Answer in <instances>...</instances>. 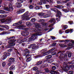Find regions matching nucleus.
Returning <instances> with one entry per match:
<instances>
[{"mask_svg":"<svg viewBox=\"0 0 74 74\" xmlns=\"http://www.w3.org/2000/svg\"><path fill=\"white\" fill-rule=\"evenodd\" d=\"M29 37H27L25 38L22 39V38L21 37L20 38V40L17 41V43L19 44H21L22 42H25V41H26V42H31L32 41L36 40V38H37L36 36H35L33 35L32 36H31L29 38H28Z\"/></svg>","mask_w":74,"mask_h":74,"instance_id":"1","label":"nucleus"},{"mask_svg":"<svg viewBox=\"0 0 74 74\" xmlns=\"http://www.w3.org/2000/svg\"><path fill=\"white\" fill-rule=\"evenodd\" d=\"M36 27H38L37 28H33L32 29L33 32H37V33L35 34H33L32 36L31 37H32L33 36H34L35 37L37 36V37L35 39H36L37 38V36H41L42 35V33L40 32V31H41L42 30V28L40 27V25L39 24H37L36 25Z\"/></svg>","mask_w":74,"mask_h":74,"instance_id":"2","label":"nucleus"},{"mask_svg":"<svg viewBox=\"0 0 74 74\" xmlns=\"http://www.w3.org/2000/svg\"><path fill=\"white\" fill-rule=\"evenodd\" d=\"M63 67L62 70L65 72H67L68 70L70 69V66L67 65V63L66 62H64L63 63Z\"/></svg>","mask_w":74,"mask_h":74,"instance_id":"3","label":"nucleus"},{"mask_svg":"<svg viewBox=\"0 0 74 74\" xmlns=\"http://www.w3.org/2000/svg\"><path fill=\"white\" fill-rule=\"evenodd\" d=\"M26 27V26L20 25L19 26H16V29H22L25 31H28L30 30V27L24 28Z\"/></svg>","mask_w":74,"mask_h":74,"instance_id":"4","label":"nucleus"},{"mask_svg":"<svg viewBox=\"0 0 74 74\" xmlns=\"http://www.w3.org/2000/svg\"><path fill=\"white\" fill-rule=\"evenodd\" d=\"M3 8V10H6V11H12L13 10V8H12V6L11 4L9 3V8L6 7L5 6H2Z\"/></svg>","mask_w":74,"mask_h":74,"instance_id":"5","label":"nucleus"},{"mask_svg":"<svg viewBox=\"0 0 74 74\" xmlns=\"http://www.w3.org/2000/svg\"><path fill=\"white\" fill-rule=\"evenodd\" d=\"M50 10L51 11H53L55 12H57L56 14V17H58L59 15H62L61 12L60 11L58 10L57 9L51 8Z\"/></svg>","mask_w":74,"mask_h":74,"instance_id":"6","label":"nucleus"},{"mask_svg":"<svg viewBox=\"0 0 74 74\" xmlns=\"http://www.w3.org/2000/svg\"><path fill=\"white\" fill-rule=\"evenodd\" d=\"M49 22L51 23H53V24H51L49 26V27H51L53 26V25H54V23L56 22V20L55 18H51L50 21H49Z\"/></svg>","mask_w":74,"mask_h":74,"instance_id":"7","label":"nucleus"},{"mask_svg":"<svg viewBox=\"0 0 74 74\" xmlns=\"http://www.w3.org/2000/svg\"><path fill=\"white\" fill-rule=\"evenodd\" d=\"M38 46H36V44H34V45H33L32 48V51H36V50L37 49H38Z\"/></svg>","mask_w":74,"mask_h":74,"instance_id":"8","label":"nucleus"},{"mask_svg":"<svg viewBox=\"0 0 74 74\" xmlns=\"http://www.w3.org/2000/svg\"><path fill=\"white\" fill-rule=\"evenodd\" d=\"M29 12L27 11L23 15V16L24 19H27L29 17Z\"/></svg>","mask_w":74,"mask_h":74,"instance_id":"9","label":"nucleus"},{"mask_svg":"<svg viewBox=\"0 0 74 74\" xmlns=\"http://www.w3.org/2000/svg\"><path fill=\"white\" fill-rule=\"evenodd\" d=\"M59 58L61 59L62 58H67V55L62 53H61L59 56Z\"/></svg>","mask_w":74,"mask_h":74,"instance_id":"10","label":"nucleus"},{"mask_svg":"<svg viewBox=\"0 0 74 74\" xmlns=\"http://www.w3.org/2000/svg\"><path fill=\"white\" fill-rule=\"evenodd\" d=\"M10 38V39H13L10 40L8 42V43H11V42H15V41H16V40H15V37L14 36Z\"/></svg>","mask_w":74,"mask_h":74,"instance_id":"11","label":"nucleus"},{"mask_svg":"<svg viewBox=\"0 0 74 74\" xmlns=\"http://www.w3.org/2000/svg\"><path fill=\"white\" fill-rule=\"evenodd\" d=\"M45 49H44V50H42L41 51V52H43L42 53V54L43 56L48 55H49L48 51L45 52Z\"/></svg>","mask_w":74,"mask_h":74,"instance_id":"12","label":"nucleus"},{"mask_svg":"<svg viewBox=\"0 0 74 74\" xmlns=\"http://www.w3.org/2000/svg\"><path fill=\"white\" fill-rule=\"evenodd\" d=\"M30 53V52H25L23 54V55L25 56V58H27V57H29V54Z\"/></svg>","mask_w":74,"mask_h":74,"instance_id":"13","label":"nucleus"},{"mask_svg":"<svg viewBox=\"0 0 74 74\" xmlns=\"http://www.w3.org/2000/svg\"><path fill=\"white\" fill-rule=\"evenodd\" d=\"M22 23V21H20L19 22L16 23H14L13 24V26H18V25H21Z\"/></svg>","mask_w":74,"mask_h":74,"instance_id":"14","label":"nucleus"},{"mask_svg":"<svg viewBox=\"0 0 74 74\" xmlns=\"http://www.w3.org/2000/svg\"><path fill=\"white\" fill-rule=\"evenodd\" d=\"M25 9H23L17 11V14H21L25 12Z\"/></svg>","mask_w":74,"mask_h":74,"instance_id":"15","label":"nucleus"},{"mask_svg":"<svg viewBox=\"0 0 74 74\" xmlns=\"http://www.w3.org/2000/svg\"><path fill=\"white\" fill-rule=\"evenodd\" d=\"M15 5L17 8H21L22 7V4L20 3H16Z\"/></svg>","mask_w":74,"mask_h":74,"instance_id":"16","label":"nucleus"},{"mask_svg":"<svg viewBox=\"0 0 74 74\" xmlns=\"http://www.w3.org/2000/svg\"><path fill=\"white\" fill-rule=\"evenodd\" d=\"M55 7L57 8H59V9H61V8H63L64 7L62 5H58L56 6H54Z\"/></svg>","mask_w":74,"mask_h":74,"instance_id":"17","label":"nucleus"},{"mask_svg":"<svg viewBox=\"0 0 74 74\" xmlns=\"http://www.w3.org/2000/svg\"><path fill=\"white\" fill-rule=\"evenodd\" d=\"M9 62H11L13 63L14 62H15V59L11 57L9 58Z\"/></svg>","mask_w":74,"mask_h":74,"instance_id":"18","label":"nucleus"},{"mask_svg":"<svg viewBox=\"0 0 74 74\" xmlns=\"http://www.w3.org/2000/svg\"><path fill=\"white\" fill-rule=\"evenodd\" d=\"M10 33V32L8 31L7 32H3L0 33V35H3V34H8Z\"/></svg>","mask_w":74,"mask_h":74,"instance_id":"19","label":"nucleus"},{"mask_svg":"<svg viewBox=\"0 0 74 74\" xmlns=\"http://www.w3.org/2000/svg\"><path fill=\"white\" fill-rule=\"evenodd\" d=\"M10 43L9 44L11 48V47H12L13 46H14V45H15V43L14 42H12L11 43Z\"/></svg>","mask_w":74,"mask_h":74,"instance_id":"20","label":"nucleus"},{"mask_svg":"<svg viewBox=\"0 0 74 74\" xmlns=\"http://www.w3.org/2000/svg\"><path fill=\"white\" fill-rule=\"evenodd\" d=\"M56 73L57 74H59V73H58L57 72H56V71H53L51 70L50 71V74H56Z\"/></svg>","mask_w":74,"mask_h":74,"instance_id":"21","label":"nucleus"},{"mask_svg":"<svg viewBox=\"0 0 74 74\" xmlns=\"http://www.w3.org/2000/svg\"><path fill=\"white\" fill-rule=\"evenodd\" d=\"M26 24V26H27L28 27H30L32 26V23L30 22H27Z\"/></svg>","mask_w":74,"mask_h":74,"instance_id":"22","label":"nucleus"},{"mask_svg":"<svg viewBox=\"0 0 74 74\" xmlns=\"http://www.w3.org/2000/svg\"><path fill=\"white\" fill-rule=\"evenodd\" d=\"M62 10L65 12H68L70 11V9L69 8H67L66 9H63Z\"/></svg>","mask_w":74,"mask_h":74,"instance_id":"23","label":"nucleus"},{"mask_svg":"<svg viewBox=\"0 0 74 74\" xmlns=\"http://www.w3.org/2000/svg\"><path fill=\"white\" fill-rule=\"evenodd\" d=\"M50 16H51V14H49L43 16V17H44L45 18H47L49 17Z\"/></svg>","mask_w":74,"mask_h":74,"instance_id":"24","label":"nucleus"},{"mask_svg":"<svg viewBox=\"0 0 74 74\" xmlns=\"http://www.w3.org/2000/svg\"><path fill=\"white\" fill-rule=\"evenodd\" d=\"M5 22H7V23H11V19L10 18H7Z\"/></svg>","mask_w":74,"mask_h":74,"instance_id":"25","label":"nucleus"},{"mask_svg":"<svg viewBox=\"0 0 74 74\" xmlns=\"http://www.w3.org/2000/svg\"><path fill=\"white\" fill-rule=\"evenodd\" d=\"M52 56H51V55H49L46 56L45 58L46 59H51V58H52Z\"/></svg>","mask_w":74,"mask_h":74,"instance_id":"26","label":"nucleus"},{"mask_svg":"<svg viewBox=\"0 0 74 74\" xmlns=\"http://www.w3.org/2000/svg\"><path fill=\"white\" fill-rule=\"evenodd\" d=\"M55 48H53L52 49L48 51H48V52L49 54L50 53H51V52H52L53 51H55Z\"/></svg>","mask_w":74,"mask_h":74,"instance_id":"27","label":"nucleus"},{"mask_svg":"<svg viewBox=\"0 0 74 74\" xmlns=\"http://www.w3.org/2000/svg\"><path fill=\"white\" fill-rule=\"evenodd\" d=\"M14 69H15V66L13 65L10 66V67L9 68V70H14Z\"/></svg>","mask_w":74,"mask_h":74,"instance_id":"28","label":"nucleus"},{"mask_svg":"<svg viewBox=\"0 0 74 74\" xmlns=\"http://www.w3.org/2000/svg\"><path fill=\"white\" fill-rule=\"evenodd\" d=\"M7 56L6 55H4L2 56L1 57L2 59V60H4V59H5L7 58Z\"/></svg>","mask_w":74,"mask_h":74,"instance_id":"29","label":"nucleus"},{"mask_svg":"<svg viewBox=\"0 0 74 74\" xmlns=\"http://www.w3.org/2000/svg\"><path fill=\"white\" fill-rule=\"evenodd\" d=\"M66 55H68V57L69 58L71 57V53L70 52H67L66 53Z\"/></svg>","mask_w":74,"mask_h":74,"instance_id":"30","label":"nucleus"},{"mask_svg":"<svg viewBox=\"0 0 74 74\" xmlns=\"http://www.w3.org/2000/svg\"><path fill=\"white\" fill-rule=\"evenodd\" d=\"M45 72L47 73H48L49 72H50V70L48 68H46L44 69Z\"/></svg>","mask_w":74,"mask_h":74,"instance_id":"31","label":"nucleus"},{"mask_svg":"<svg viewBox=\"0 0 74 74\" xmlns=\"http://www.w3.org/2000/svg\"><path fill=\"white\" fill-rule=\"evenodd\" d=\"M0 27H8V29H9V27H8V26L7 25H0Z\"/></svg>","mask_w":74,"mask_h":74,"instance_id":"32","label":"nucleus"},{"mask_svg":"<svg viewBox=\"0 0 74 74\" xmlns=\"http://www.w3.org/2000/svg\"><path fill=\"white\" fill-rule=\"evenodd\" d=\"M45 14H47V13H38V15L39 16H42V15H45Z\"/></svg>","mask_w":74,"mask_h":74,"instance_id":"33","label":"nucleus"},{"mask_svg":"<svg viewBox=\"0 0 74 74\" xmlns=\"http://www.w3.org/2000/svg\"><path fill=\"white\" fill-rule=\"evenodd\" d=\"M36 21V18H33L31 19L30 22H34Z\"/></svg>","mask_w":74,"mask_h":74,"instance_id":"34","label":"nucleus"},{"mask_svg":"<svg viewBox=\"0 0 74 74\" xmlns=\"http://www.w3.org/2000/svg\"><path fill=\"white\" fill-rule=\"evenodd\" d=\"M33 70L35 71H38V68L36 66L34 67L33 68Z\"/></svg>","mask_w":74,"mask_h":74,"instance_id":"35","label":"nucleus"},{"mask_svg":"<svg viewBox=\"0 0 74 74\" xmlns=\"http://www.w3.org/2000/svg\"><path fill=\"white\" fill-rule=\"evenodd\" d=\"M47 2L50 3H53V0H49L47 1Z\"/></svg>","mask_w":74,"mask_h":74,"instance_id":"36","label":"nucleus"},{"mask_svg":"<svg viewBox=\"0 0 74 74\" xmlns=\"http://www.w3.org/2000/svg\"><path fill=\"white\" fill-rule=\"evenodd\" d=\"M34 45V44H32L29 45L28 47V48H32Z\"/></svg>","mask_w":74,"mask_h":74,"instance_id":"37","label":"nucleus"},{"mask_svg":"<svg viewBox=\"0 0 74 74\" xmlns=\"http://www.w3.org/2000/svg\"><path fill=\"white\" fill-rule=\"evenodd\" d=\"M45 21V19H41L39 20V22H44Z\"/></svg>","mask_w":74,"mask_h":74,"instance_id":"38","label":"nucleus"},{"mask_svg":"<svg viewBox=\"0 0 74 74\" xmlns=\"http://www.w3.org/2000/svg\"><path fill=\"white\" fill-rule=\"evenodd\" d=\"M5 12L3 10H0V14H5Z\"/></svg>","mask_w":74,"mask_h":74,"instance_id":"39","label":"nucleus"},{"mask_svg":"<svg viewBox=\"0 0 74 74\" xmlns=\"http://www.w3.org/2000/svg\"><path fill=\"white\" fill-rule=\"evenodd\" d=\"M64 29H63L64 30H65L66 29H67V28H68V26H67V25H64Z\"/></svg>","mask_w":74,"mask_h":74,"instance_id":"40","label":"nucleus"},{"mask_svg":"<svg viewBox=\"0 0 74 74\" xmlns=\"http://www.w3.org/2000/svg\"><path fill=\"white\" fill-rule=\"evenodd\" d=\"M60 46L62 47V48H64V47H66V45L64 44H59Z\"/></svg>","mask_w":74,"mask_h":74,"instance_id":"41","label":"nucleus"},{"mask_svg":"<svg viewBox=\"0 0 74 74\" xmlns=\"http://www.w3.org/2000/svg\"><path fill=\"white\" fill-rule=\"evenodd\" d=\"M2 65L3 67H5V66L6 65V63L5 62H3L2 63Z\"/></svg>","mask_w":74,"mask_h":74,"instance_id":"42","label":"nucleus"},{"mask_svg":"<svg viewBox=\"0 0 74 74\" xmlns=\"http://www.w3.org/2000/svg\"><path fill=\"white\" fill-rule=\"evenodd\" d=\"M42 61H40L38 62L37 63V65H40V64H42Z\"/></svg>","mask_w":74,"mask_h":74,"instance_id":"43","label":"nucleus"},{"mask_svg":"<svg viewBox=\"0 0 74 74\" xmlns=\"http://www.w3.org/2000/svg\"><path fill=\"white\" fill-rule=\"evenodd\" d=\"M68 63H69V64H74V60H73L71 62H68Z\"/></svg>","mask_w":74,"mask_h":74,"instance_id":"44","label":"nucleus"},{"mask_svg":"<svg viewBox=\"0 0 74 74\" xmlns=\"http://www.w3.org/2000/svg\"><path fill=\"white\" fill-rule=\"evenodd\" d=\"M18 2L19 3H22L23 2V0H17Z\"/></svg>","mask_w":74,"mask_h":74,"instance_id":"45","label":"nucleus"},{"mask_svg":"<svg viewBox=\"0 0 74 74\" xmlns=\"http://www.w3.org/2000/svg\"><path fill=\"white\" fill-rule=\"evenodd\" d=\"M48 1V0H43V1L41 0L40 1H42L43 3V4H46V2L45 1Z\"/></svg>","mask_w":74,"mask_h":74,"instance_id":"46","label":"nucleus"},{"mask_svg":"<svg viewBox=\"0 0 74 74\" xmlns=\"http://www.w3.org/2000/svg\"><path fill=\"white\" fill-rule=\"evenodd\" d=\"M68 45L70 47H74V45H73L72 43L69 44H68Z\"/></svg>","mask_w":74,"mask_h":74,"instance_id":"47","label":"nucleus"},{"mask_svg":"<svg viewBox=\"0 0 74 74\" xmlns=\"http://www.w3.org/2000/svg\"><path fill=\"white\" fill-rule=\"evenodd\" d=\"M1 21L2 22H3V23L4 22H5L6 21V20L5 19V18H3L1 20Z\"/></svg>","mask_w":74,"mask_h":74,"instance_id":"48","label":"nucleus"},{"mask_svg":"<svg viewBox=\"0 0 74 74\" xmlns=\"http://www.w3.org/2000/svg\"><path fill=\"white\" fill-rule=\"evenodd\" d=\"M65 33H70V29H68L67 30H66L65 31Z\"/></svg>","mask_w":74,"mask_h":74,"instance_id":"49","label":"nucleus"},{"mask_svg":"<svg viewBox=\"0 0 74 74\" xmlns=\"http://www.w3.org/2000/svg\"><path fill=\"white\" fill-rule=\"evenodd\" d=\"M56 67L55 66H53L52 67V69L53 70H56Z\"/></svg>","mask_w":74,"mask_h":74,"instance_id":"50","label":"nucleus"},{"mask_svg":"<svg viewBox=\"0 0 74 74\" xmlns=\"http://www.w3.org/2000/svg\"><path fill=\"white\" fill-rule=\"evenodd\" d=\"M53 62V59H51L49 60V62L50 63H52Z\"/></svg>","mask_w":74,"mask_h":74,"instance_id":"51","label":"nucleus"},{"mask_svg":"<svg viewBox=\"0 0 74 74\" xmlns=\"http://www.w3.org/2000/svg\"><path fill=\"white\" fill-rule=\"evenodd\" d=\"M70 0H66L63 1V3H66L68 1H69Z\"/></svg>","mask_w":74,"mask_h":74,"instance_id":"52","label":"nucleus"},{"mask_svg":"<svg viewBox=\"0 0 74 74\" xmlns=\"http://www.w3.org/2000/svg\"><path fill=\"white\" fill-rule=\"evenodd\" d=\"M24 33L25 34V36H28L29 34V33L27 32H24Z\"/></svg>","mask_w":74,"mask_h":74,"instance_id":"53","label":"nucleus"},{"mask_svg":"<svg viewBox=\"0 0 74 74\" xmlns=\"http://www.w3.org/2000/svg\"><path fill=\"white\" fill-rule=\"evenodd\" d=\"M68 74H73V71H69L68 72Z\"/></svg>","mask_w":74,"mask_h":74,"instance_id":"54","label":"nucleus"},{"mask_svg":"<svg viewBox=\"0 0 74 74\" xmlns=\"http://www.w3.org/2000/svg\"><path fill=\"white\" fill-rule=\"evenodd\" d=\"M35 9L36 10H40V8L38 6H36L35 8Z\"/></svg>","mask_w":74,"mask_h":74,"instance_id":"55","label":"nucleus"},{"mask_svg":"<svg viewBox=\"0 0 74 74\" xmlns=\"http://www.w3.org/2000/svg\"><path fill=\"white\" fill-rule=\"evenodd\" d=\"M68 23H69V24H70V25H72V24H73V23H73V22L72 21H69Z\"/></svg>","mask_w":74,"mask_h":74,"instance_id":"56","label":"nucleus"},{"mask_svg":"<svg viewBox=\"0 0 74 74\" xmlns=\"http://www.w3.org/2000/svg\"><path fill=\"white\" fill-rule=\"evenodd\" d=\"M45 7L47 9H48L49 8V5H46Z\"/></svg>","mask_w":74,"mask_h":74,"instance_id":"57","label":"nucleus"},{"mask_svg":"<svg viewBox=\"0 0 74 74\" xmlns=\"http://www.w3.org/2000/svg\"><path fill=\"white\" fill-rule=\"evenodd\" d=\"M12 51H13V49L12 48L10 49H9L8 50V52H11Z\"/></svg>","mask_w":74,"mask_h":74,"instance_id":"58","label":"nucleus"},{"mask_svg":"<svg viewBox=\"0 0 74 74\" xmlns=\"http://www.w3.org/2000/svg\"><path fill=\"white\" fill-rule=\"evenodd\" d=\"M30 58V57L28 58L27 59H26V61L27 62H29V61H30V60H31L29 59Z\"/></svg>","mask_w":74,"mask_h":74,"instance_id":"59","label":"nucleus"},{"mask_svg":"<svg viewBox=\"0 0 74 74\" xmlns=\"http://www.w3.org/2000/svg\"><path fill=\"white\" fill-rule=\"evenodd\" d=\"M71 4V3L69 2V3H67L66 5L67 6V7H69V6Z\"/></svg>","mask_w":74,"mask_h":74,"instance_id":"60","label":"nucleus"},{"mask_svg":"<svg viewBox=\"0 0 74 74\" xmlns=\"http://www.w3.org/2000/svg\"><path fill=\"white\" fill-rule=\"evenodd\" d=\"M24 51H25V52H30L28 50V49H25L24 50Z\"/></svg>","mask_w":74,"mask_h":74,"instance_id":"61","label":"nucleus"},{"mask_svg":"<svg viewBox=\"0 0 74 74\" xmlns=\"http://www.w3.org/2000/svg\"><path fill=\"white\" fill-rule=\"evenodd\" d=\"M5 47L6 48H11V47H10V45L9 44V45H8V46H5Z\"/></svg>","mask_w":74,"mask_h":74,"instance_id":"62","label":"nucleus"},{"mask_svg":"<svg viewBox=\"0 0 74 74\" xmlns=\"http://www.w3.org/2000/svg\"><path fill=\"white\" fill-rule=\"evenodd\" d=\"M29 8L30 9H32L33 8V5H30L29 6Z\"/></svg>","mask_w":74,"mask_h":74,"instance_id":"63","label":"nucleus"},{"mask_svg":"<svg viewBox=\"0 0 74 74\" xmlns=\"http://www.w3.org/2000/svg\"><path fill=\"white\" fill-rule=\"evenodd\" d=\"M56 52H54L51 53L52 55H56Z\"/></svg>","mask_w":74,"mask_h":74,"instance_id":"64","label":"nucleus"}]
</instances>
